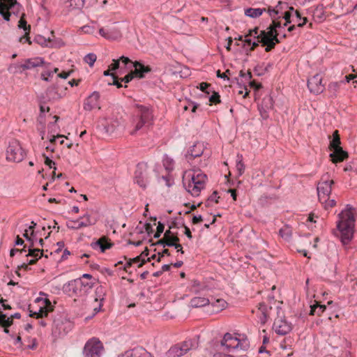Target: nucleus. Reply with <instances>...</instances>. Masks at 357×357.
I'll return each instance as SVG.
<instances>
[{"label": "nucleus", "instance_id": "obj_1", "mask_svg": "<svg viewBox=\"0 0 357 357\" xmlns=\"http://www.w3.org/2000/svg\"><path fill=\"white\" fill-rule=\"evenodd\" d=\"M355 225L354 208L347 205L339 214L337 227L340 231L341 242L347 245L353 238Z\"/></svg>", "mask_w": 357, "mask_h": 357}, {"label": "nucleus", "instance_id": "obj_2", "mask_svg": "<svg viewBox=\"0 0 357 357\" xmlns=\"http://www.w3.org/2000/svg\"><path fill=\"white\" fill-rule=\"evenodd\" d=\"M207 176L200 169L186 171L183 176L185 189L193 197H198L204 189Z\"/></svg>", "mask_w": 357, "mask_h": 357}, {"label": "nucleus", "instance_id": "obj_3", "mask_svg": "<svg viewBox=\"0 0 357 357\" xmlns=\"http://www.w3.org/2000/svg\"><path fill=\"white\" fill-rule=\"evenodd\" d=\"M153 121V115L151 108L142 105H136L132 121L134 128L130 130V134L134 135L143 128L150 126Z\"/></svg>", "mask_w": 357, "mask_h": 357}, {"label": "nucleus", "instance_id": "obj_4", "mask_svg": "<svg viewBox=\"0 0 357 357\" xmlns=\"http://www.w3.org/2000/svg\"><path fill=\"white\" fill-rule=\"evenodd\" d=\"M333 184L334 181L328 173L321 176L320 181L317 184L318 199L326 209L334 206L336 203L335 199H329Z\"/></svg>", "mask_w": 357, "mask_h": 357}, {"label": "nucleus", "instance_id": "obj_5", "mask_svg": "<svg viewBox=\"0 0 357 357\" xmlns=\"http://www.w3.org/2000/svg\"><path fill=\"white\" fill-rule=\"evenodd\" d=\"M93 284L94 283L91 281L75 279L65 284L63 287V291L71 297H82L88 294Z\"/></svg>", "mask_w": 357, "mask_h": 357}, {"label": "nucleus", "instance_id": "obj_6", "mask_svg": "<svg viewBox=\"0 0 357 357\" xmlns=\"http://www.w3.org/2000/svg\"><path fill=\"white\" fill-rule=\"evenodd\" d=\"M221 346L226 350L229 351L231 349H241L243 351L249 348V342L246 337L239 338L234 336L229 333H227L223 336L220 342Z\"/></svg>", "mask_w": 357, "mask_h": 357}, {"label": "nucleus", "instance_id": "obj_7", "mask_svg": "<svg viewBox=\"0 0 357 357\" xmlns=\"http://www.w3.org/2000/svg\"><path fill=\"white\" fill-rule=\"evenodd\" d=\"M197 345V342L195 340H187L170 347L166 354L167 357H181L189 351L195 349Z\"/></svg>", "mask_w": 357, "mask_h": 357}, {"label": "nucleus", "instance_id": "obj_8", "mask_svg": "<svg viewBox=\"0 0 357 357\" xmlns=\"http://www.w3.org/2000/svg\"><path fill=\"white\" fill-rule=\"evenodd\" d=\"M21 11V5L16 0H0V15L6 21L10 20L11 15L18 16Z\"/></svg>", "mask_w": 357, "mask_h": 357}, {"label": "nucleus", "instance_id": "obj_9", "mask_svg": "<svg viewBox=\"0 0 357 357\" xmlns=\"http://www.w3.org/2000/svg\"><path fill=\"white\" fill-rule=\"evenodd\" d=\"M25 156V153L22 149L19 141L12 139L9 142L6 149V160L11 162H20Z\"/></svg>", "mask_w": 357, "mask_h": 357}, {"label": "nucleus", "instance_id": "obj_10", "mask_svg": "<svg viewBox=\"0 0 357 357\" xmlns=\"http://www.w3.org/2000/svg\"><path fill=\"white\" fill-rule=\"evenodd\" d=\"M266 31H261L257 38H261V43L263 45L266 46L265 50L266 52L271 51L273 48H274L276 43H279L280 40L278 38V32L277 30H275V28H272L271 26Z\"/></svg>", "mask_w": 357, "mask_h": 357}, {"label": "nucleus", "instance_id": "obj_11", "mask_svg": "<svg viewBox=\"0 0 357 357\" xmlns=\"http://www.w3.org/2000/svg\"><path fill=\"white\" fill-rule=\"evenodd\" d=\"M340 144V139L337 130H335L333 132V139L330 144L331 149L333 151L330 157L334 163L342 162L347 157V153L342 150Z\"/></svg>", "mask_w": 357, "mask_h": 357}, {"label": "nucleus", "instance_id": "obj_12", "mask_svg": "<svg viewBox=\"0 0 357 357\" xmlns=\"http://www.w3.org/2000/svg\"><path fill=\"white\" fill-rule=\"evenodd\" d=\"M104 351L102 343L96 337L89 340L84 345L83 355L84 357H101Z\"/></svg>", "mask_w": 357, "mask_h": 357}, {"label": "nucleus", "instance_id": "obj_13", "mask_svg": "<svg viewBox=\"0 0 357 357\" xmlns=\"http://www.w3.org/2000/svg\"><path fill=\"white\" fill-rule=\"evenodd\" d=\"M134 181L142 189H146L149 183V171L145 162L139 163L135 172Z\"/></svg>", "mask_w": 357, "mask_h": 357}, {"label": "nucleus", "instance_id": "obj_14", "mask_svg": "<svg viewBox=\"0 0 357 357\" xmlns=\"http://www.w3.org/2000/svg\"><path fill=\"white\" fill-rule=\"evenodd\" d=\"M307 87L311 93L317 95L321 93L325 89L322 84V77L319 74H316L308 79Z\"/></svg>", "mask_w": 357, "mask_h": 357}, {"label": "nucleus", "instance_id": "obj_15", "mask_svg": "<svg viewBox=\"0 0 357 357\" xmlns=\"http://www.w3.org/2000/svg\"><path fill=\"white\" fill-rule=\"evenodd\" d=\"M205 146L202 142H196L188 150L185 158L188 161H190L195 158L201 156L204 151Z\"/></svg>", "mask_w": 357, "mask_h": 357}, {"label": "nucleus", "instance_id": "obj_16", "mask_svg": "<svg viewBox=\"0 0 357 357\" xmlns=\"http://www.w3.org/2000/svg\"><path fill=\"white\" fill-rule=\"evenodd\" d=\"M273 328L276 333L284 335L291 331V326L286 320L277 318L273 323Z\"/></svg>", "mask_w": 357, "mask_h": 357}, {"label": "nucleus", "instance_id": "obj_17", "mask_svg": "<svg viewBox=\"0 0 357 357\" xmlns=\"http://www.w3.org/2000/svg\"><path fill=\"white\" fill-rule=\"evenodd\" d=\"M53 118L55 119V121L48 124V135H50L49 140L50 143H54L56 138L63 137V135H59L58 133L59 128L56 124V121L59 117L54 116Z\"/></svg>", "mask_w": 357, "mask_h": 357}, {"label": "nucleus", "instance_id": "obj_18", "mask_svg": "<svg viewBox=\"0 0 357 357\" xmlns=\"http://www.w3.org/2000/svg\"><path fill=\"white\" fill-rule=\"evenodd\" d=\"M45 306L40 307L38 311H33L29 310V316L31 317L40 318L46 317L49 311L52 310L51 302L48 299L45 300Z\"/></svg>", "mask_w": 357, "mask_h": 357}, {"label": "nucleus", "instance_id": "obj_19", "mask_svg": "<svg viewBox=\"0 0 357 357\" xmlns=\"http://www.w3.org/2000/svg\"><path fill=\"white\" fill-rule=\"evenodd\" d=\"M102 125L107 133L114 132L121 126V121L119 119H105Z\"/></svg>", "mask_w": 357, "mask_h": 357}, {"label": "nucleus", "instance_id": "obj_20", "mask_svg": "<svg viewBox=\"0 0 357 357\" xmlns=\"http://www.w3.org/2000/svg\"><path fill=\"white\" fill-rule=\"evenodd\" d=\"M100 98L98 92L94 91L85 100L84 103V109L86 111H91L98 107V101Z\"/></svg>", "mask_w": 357, "mask_h": 357}, {"label": "nucleus", "instance_id": "obj_21", "mask_svg": "<svg viewBox=\"0 0 357 357\" xmlns=\"http://www.w3.org/2000/svg\"><path fill=\"white\" fill-rule=\"evenodd\" d=\"M45 61L42 57H35L32 59H28L24 61L23 64L24 70H30L38 66H41L44 64Z\"/></svg>", "mask_w": 357, "mask_h": 357}, {"label": "nucleus", "instance_id": "obj_22", "mask_svg": "<svg viewBox=\"0 0 357 357\" xmlns=\"http://www.w3.org/2000/svg\"><path fill=\"white\" fill-rule=\"evenodd\" d=\"M272 310L271 307H268L264 303L259 304L258 311L260 313L259 320L262 324H264L270 317L271 311Z\"/></svg>", "mask_w": 357, "mask_h": 357}, {"label": "nucleus", "instance_id": "obj_23", "mask_svg": "<svg viewBox=\"0 0 357 357\" xmlns=\"http://www.w3.org/2000/svg\"><path fill=\"white\" fill-rule=\"evenodd\" d=\"M132 66L135 68V75L139 78L144 77L146 73L151 71V68L149 66H145L139 61L132 63Z\"/></svg>", "mask_w": 357, "mask_h": 357}, {"label": "nucleus", "instance_id": "obj_24", "mask_svg": "<svg viewBox=\"0 0 357 357\" xmlns=\"http://www.w3.org/2000/svg\"><path fill=\"white\" fill-rule=\"evenodd\" d=\"M64 7L68 11L81 9L84 5V0H65Z\"/></svg>", "mask_w": 357, "mask_h": 357}, {"label": "nucleus", "instance_id": "obj_25", "mask_svg": "<svg viewBox=\"0 0 357 357\" xmlns=\"http://www.w3.org/2000/svg\"><path fill=\"white\" fill-rule=\"evenodd\" d=\"M56 330L58 331L59 334H66L72 327L71 322L68 321H60L59 320L54 321V322Z\"/></svg>", "mask_w": 357, "mask_h": 357}, {"label": "nucleus", "instance_id": "obj_26", "mask_svg": "<svg viewBox=\"0 0 357 357\" xmlns=\"http://www.w3.org/2000/svg\"><path fill=\"white\" fill-rule=\"evenodd\" d=\"M24 14L22 15L20 20H19V22H18V27L20 29H22L24 31V34H25V37H22L20 38V42H22L23 40H24V41H26L29 44H31L29 38L27 37V36L29 35V33L30 32L31 27L29 25H27L26 21L24 18Z\"/></svg>", "mask_w": 357, "mask_h": 357}, {"label": "nucleus", "instance_id": "obj_27", "mask_svg": "<svg viewBox=\"0 0 357 357\" xmlns=\"http://www.w3.org/2000/svg\"><path fill=\"white\" fill-rule=\"evenodd\" d=\"M210 301L208 298L202 296H195L190 300V305L192 307H202L210 304Z\"/></svg>", "mask_w": 357, "mask_h": 357}, {"label": "nucleus", "instance_id": "obj_28", "mask_svg": "<svg viewBox=\"0 0 357 357\" xmlns=\"http://www.w3.org/2000/svg\"><path fill=\"white\" fill-rule=\"evenodd\" d=\"M79 218L75 220H69L66 223V226L70 229L78 230L82 227H90V222H85L84 221H79Z\"/></svg>", "mask_w": 357, "mask_h": 357}, {"label": "nucleus", "instance_id": "obj_29", "mask_svg": "<svg viewBox=\"0 0 357 357\" xmlns=\"http://www.w3.org/2000/svg\"><path fill=\"white\" fill-rule=\"evenodd\" d=\"M207 290V286L204 283H201L198 280H193L190 288V291L195 294H199Z\"/></svg>", "mask_w": 357, "mask_h": 357}, {"label": "nucleus", "instance_id": "obj_30", "mask_svg": "<svg viewBox=\"0 0 357 357\" xmlns=\"http://www.w3.org/2000/svg\"><path fill=\"white\" fill-rule=\"evenodd\" d=\"M46 98L50 101H54L61 98V95L59 93L57 88L50 86L46 91Z\"/></svg>", "mask_w": 357, "mask_h": 357}, {"label": "nucleus", "instance_id": "obj_31", "mask_svg": "<svg viewBox=\"0 0 357 357\" xmlns=\"http://www.w3.org/2000/svg\"><path fill=\"white\" fill-rule=\"evenodd\" d=\"M35 41L43 47H55L57 45L50 38H46L40 35L36 36Z\"/></svg>", "mask_w": 357, "mask_h": 357}, {"label": "nucleus", "instance_id": "obj_32", "mask_svg": "<svg viewBox=\"0 0 357 357\" xmlns=\"http://www.w3.org/2000/svg\"><path fill=\"white\" fill-rule=\"evenodd\" d=\"M105 241H106L105 238H101L99 240H98L97 241L92 243L91 247L93 249H96L98 247H99L100 248L101 252H104L107 249H109L112 247L111 243H104V242H105Z\"/></svg>", "mask_w": 357, "mask_h": 357}, {"label": "nucleus", "instance_id": "obj_33", "mask_svg": "<svg viewBox=\"0 0 357 357\" xmlns=\"http://www.w3.org/2000/svg\"><path fill=\"white\" fill-rule=\"evenodd\" d=\"M279 235L286 241H289L292 236V229L289 225H284L279 230Z\"/></svg>", "mask_w": 357, "mask_h": 357}, {"label": "nucleus", "instance_id": "obj_34", "mask_svg": "<svg viewBox=\"0 0 357 357\" xmlns=\"http://www.w3.org/2000/svg\"><path fill=\"white\" fill-rule=\"evenodd\" d=\"M266 10L265 8H249L245 10V15L248 17L252 18H256L262 15V13Z\"/></svg>", "mask_w": 357, "mask_h": 357}, {"label": "nucleus", "instance_id": "obj_35", "mask_svg": "<svg viewBox=\"0 0 357 357\" xmlns=\"http://www.w3.org/2000/svg\"><path fill=\"white\" fill-rule=\"evenodd\" d=\"M236 168L238 172V176H241L245 172V165L243 162V155L241 154H238L236 155Z\"/></svg>", "mask_w": 357, "mask_h": 357}, {"label": "nucleus", "instance_id": "obj_36", "mask_svg": "<svg viewBox=\"0 0 357 357\" xmlns=\"http://www.w3.org/2000/svg\"><path fill=\"white\" fill-rule=\"evenodd\" d=\"M132 357H151V354L142 347H136L132 349Z\"/></svg>", "mask_w": 357, "mask_h": 357}, {"label": "nucleus", "instance_id": "obj_37", "mask_svg": "<svg viewBox=\"0 0 357 357\" xmlns=\"http://www.w3.org/2000/svg\"><path fill=\"white\" fill-rule=\"evenodd\" d=\"M340 82H331L328 86V91L331 98H335L337 96V91L340 89Z\"/></svg>", "mask_w": 357, "mask_h": 357}, {"label": "nucleus", "instance_id": "obj_38", "mask_svg": "<svg viewBox=\"0 0 357 357\" xmlns=\"http://www.w3.org/2000/svg\"><path fill=\"white\" fill-rule=\"evenodd\" d=\"M178 241L179 238L177 236H175L172 240H170L167 243H165V244H164V247H174L176 249H177L178 252H180L181 253L183 254L184 252L183 250L181 245L177 243V242Z\"/></svg>", "mask_w": 357, "mask_h": 357}, {"label": "nucleus", "instance_id": "obj_39", "mask_svg": "<svg viewBox=\"0 0 357 357\" xmlns=\"http://www.w3.org/2000/svg\"><path fill=\"white\" fill-rule=\"evenodd\" d=\"M8 70L10 73L16 74V73H22L24 70L23 68L22 63H11L8 68Z\"/></svg>", "mask_w": 357, "mask_h": 357}, {"label": "nucleus", "instance_id": "obj_40", "mask_svg": "<svg viewBox=\"0 0 357 357\" xmlns=\"http://www.w3.org/2000/svg\"><path fill=\"white\" fill-rule=\"evenodd\" d=\"M30 243L28 247L29 254H27L26 256H39V254L40 252H43V250H41L38 248H33L34 246V241L32 238V241H29Z\"/></svg>", "mask_w": 357, "mask_h": 357}, {"label": "nucleus", "instance_id": "obj_41", "mask_svg": "<svg viewBox=\"0 0 357 357\" xmlns=\"http://www.w3.org/2000/svg\"><path fill=\"white\" fill-rule=\"evenodd\" d=\"M326 310L325 305H313L310 306V314L314 315L317 314L320 315L321 313L324 312Z\"/></svg>", "mask_w": 357, "mask_h": 357}, {"label": "nucleus", "instance_id": "obj_42", "mask_svg": "<svg viewBox=\"0 0 357 357\" xmlns=\"http://www.w3.org/2000/svg\"><path fill=\"white\" fill-rule=\"evenodd\" d=\"M211 305L215 308L216 311H221L227 306V302L222 298L217 299L215 302H211Z\"/></svg>", "mask_w": 357, "mask_h": 357}, {"label": "nucleus", "instance_id": "obj_43", "mask_svg": "<svg viewBox=\"0 0 357 357\" xmlns=\"http://www.w3.org/2000/svg\"><path fill=\"white\" fill-rule=\"evenodd\" d=\"M99 33L101 36L107 39H113L114 38V33L110 29L100 28L99 29Z\"/></svg>", "mask_w": 357, "mask_h": 357}, {"label": "nucleus", "instance_id": "obj_44", "mask_svg": "<svg viewBox=\"0 0 357 357\" xmlns=\"http://www.w3.org/2000/svg\"><path fill=\"white\" fill-rule=\"evenodd\" d=\"M97 59V56L94 53H89L84 57L85 63H88L90 67L93 66Z\"/></svg>", "mask_w": 357, "mask_h": 357}, {"label": "nucleus", "instance_id": "obj_45", "mask_svg": "<svg viewBox=\"0 0 357 357\" xmlns=\"http://www.w3.org/2000/svg\"><path fill=\"white\" fill-rule=\"evenodd\" d=\"M81 31L87 34H94L96 30V24L92 23L91 25H85L80 28Z\"/></svg>", "mask_w": 357, "mask_h": 357}, {"label": "nucleus", "instance_id": "obj_46", "mask_svg": "<svg viewBox=\"0 0 357 357\" xmlns=\"http://www.w3.org/2000/svg\"><path fill=\"white\" fill-rule=\"evenodd\" d=\"M176 236H172L171 231L167 230L165 232L164 238L158 241V244L162 245L164 247V244L167 243L169 241L172 240Z\"/></svg>", "mask_w": 357, "mask_h": 357}, {"label": "nucleus", "instance_id": "obj_47", "mask_svg": "<svg viewBox=\"0 0 357 357\" xmlns=\"http://www.w3.org/2000/svg\"><path fill=\"white\" fill-rule=\"evenodd\" d=\"M163 165L167 171H171L174 168V161L172 159L168 157L164 158Z\"/></svg>", "mask_w": 357, "mask_h": 357}, {"label": "nucleus", "instance_id": "obj_48", "mask_svg": "<svg viewBox=\"0 0 357 357\" xmlns=\"http://www.w3.org/2000/svg\"><path fill=\"white\" fill-rule=\"evenodd\" d=\"M79 219H84V221L85 222H90V226L94 225L97 222V220L93 218L91 215L87 213L80 217Z\"/></svg>", "mask_w": 357, "mask_h": 357}, {"label": "nucleus", "instance_id": "obj_49", "mask_svg": "<svg viewBox=\"0 0 357 357\" xmlns=\"http://www.w3.org/2000/svg\"><path fill=\"white\" fill-rule=\"evenodd\" d=\"M42 256H43V252H40L39 254V256H31L33 257V259L29 260L28 261V264H23L20 266H19V268H27L29 264V265L34 264L38 261V259L41 258Z\"/></svg>", "mask_w": 357, "mask_h": 357}, {"label": "nucleus", "instance_id": "obj_50", "mask_svg": "<svg viewBox=\"0 0 357 357\" xmlns=\"http://www.w3.org/2000/svg\"><path fill=\"white\" fill-rule=\"evenodd\" d=\"M245 43L248 45H251L252 47L250 48V50H253L256 47L259 45V43H261V38H257V40L256 41H252V40L249 38H245Z\"/></svg>", "mask_w": 357, "mask_h": 357}, {"label": "nucleus", "instance_id": "obj_51", "mask_svg": "<svg viewBox=\"0 0 357 357\" xmlns=\"http://www.w3.org/2000/svg\"><path fill=\"white\" fill-rule=\"evenodd\" d=\"M240 76L245 79V81H248V83L251 85V86H253L254 85V83L250 81L251 78H252V74L250 72H248V73H244L243 70H241L240 71Z\"/></svg>", "mask_w": 357, "mask_h": 357}, {"label": "nucleus", "instance_id": "obj_52", "mask_svg": "<svg viewBox=\"0 0 357 357\" xmlns=\"http://www.w3.org/2000/svg\"><path fill=\"white\" fill-rule=\"evenodd\" d=\"M209 101L211 104L220 102V97L218 93L213 91V94L209 97Z\"/></svg>", "mask_w": 357, "mask_h": 357}, {"label": "nucleus", "instance_id": "obj_53", "mask_svg": "<svg viewBox=\"0 0 357 357\" xmlns=\"http://www.w3.org/2000/svg\"><path fill=\"white\" fill-rule=\"evenodd\" d=\"M120 68V60L113 59L112 63L109 66V70L114 71Z\"/></svg>", "mask_w": 357, "mask_h": 357}, {"label": "nucleus", "instance_id": "obj_54", "mask_svg": "<svg viewBox=\"0 0 357 357\" xmlns=\"http://www.w3.org/2000/svg\"><path fill=\"white\" fill-rule=\"evenodd\" d=\"M45 157V164L47 165L50 168H54L56 170L55 162L52 161L48 156L43 155Z\"/></svg>", "mask_w": 357, "mask_h": 357}, {"label": "nucleus", "instance_id": "obj_55", "mask_svg": "<svg viewBox=\"0 0 357 357\" xmlns=\"http://www.w3.org/2000/svg\"><path fill=\"white\" fill-rule=\"evenodd\" d=\"M133 262H135H135H139V257H135V258H134L132 259H129V261H128L126 262V264H125V266H124V268H123L124 270L127 271L128 268H130L132 266V264Z\"/></svg>", "mask_w": 357, "mask_h": 357}, {"label": "nucleus", "instance_id": "obj_56", "mask_svg": "<svg viewBox=\"0 0 357 357\" xmlns=\"http://www.w3.org/2000/svg\"><path fill=\"white\" fill-rule=\"evenodd\" d=\"M135 73L134 71L131 72L130 73L126 75L123 78L121 79V82H124L125 83H128L130 82L132 78L134 77Z\"/></svg>", "mask_w": 357, "mask_h": 357}, {"label": "nucleus", "instance_id": "obj_57", "mask_svg": "<svg viewBox=\"0 0 357 357\" xmlns=\"http://www.w3.org/2000/svg\"><path fill=\"white\" fill-rule=\"evenodd\" d=\"M258 28H255L254 29H251L249 31V33L245 36V38H248L250 36H253L254 38H257L258 36Z\"/></svg>", "mask_w": 357, "mask_h": 357}, {"label": "nucleus", "instance_id": "obj_58", "mask_svg": "<svg viewBox=\"0 0 357 357\" xmlns=\"http://www.w3.org/2000/svg\"><path fill=\"white\" fill-rule=\"evenodd\" d=\"M219 197L218 196L217 191H214L212 195L208 197V202H214L215 203L218 202Z\"/></svg>", "mask_w": 357, "mask_h": 357}, {"label": "nucleus", "instance_id": "obj_59", "mask_svg": "<svg viewBox=\"0 0 357 357\" xmlns=\"http://www.w3.org/2000/svg\"><path fill=\"white\" fill-rule=\"evenodd\" d=\"M228 74H230V70H226L225 73H220V70H219L217 71V76H218V77H220V78L224 79H229V78H228V77H227V75H228Z\"/></svg>", "mask_w": 357, "mask_h": 357}, {"label": "nucleus", "instance_id": "obj_60", "mask_svg": "<svg viewBox=\"0 0 357 357\" xmlns=\"http://www.w3.org/2000/svg\"><path fill=\"white\" fill-rule=\"evenodd\" d=\"M210 86V85L207 83L202 82L199 85V89L202 91H206V93L209 94V91H207V89Z\"/></svg>", "mask_w": 357, "mask_h": 357}, {"label": "nucleus", "instance_id": "obj_61", "mask_svg": "<svg viewBox=\"0 0 357 357\" xmlns=\"http://www.w3.org/2000/svg\"><path fill=\"white\" fill-rule=\"evenodd\" d=\"M203 220L202 215H194L192 218V223L193 224H197L201 222Z\"/></svg>", "mask_w": 357, "mask_h": 357}, {"label": "nucleus", "instance_id": "obj_62", "mask_svg": "<svg viewBox=\"0 0 357 357\" xmlns=\"http://www.w3.org/2000/svg\"><path fill=\"white\" fill-rule=\"evenodd\" d=\"M119 60H120V61H121L125 66H126L129 63H132L129 58L126 57L124 56H121Z\"/></svg>", "mask_w": 357, "mask_h": 357}, {"label": "nucleus", "instance_id": "obj_63", "mask_svg": "<svg viewBox=\"0 0 357 357\" xmlns=\"http://www.w3.org/2000/svg\"><path fill=\"white\" fill-rule=\"evenodd\" d=\"M132 349L128 350L123 354L119 355L118 357H132V355L131 354Z\"/></svg>", "mask_w": 357, "mask_h": 357}, {"label": "nucleus", "instance_id": "obj_64", "mask_svg": "<svg viewBox=\"0 0 357 357\" xmlns=\"http://www.w3.org/2000/svg\"><path fill=\"white\" fill-rule=\"evenodd\" d=\"M213 357H234V356L231 355L225 354L219 352V353H215L214 354Z\"/></svg>", "mask_w": 357, "mask_h": 357}]
</instances>
